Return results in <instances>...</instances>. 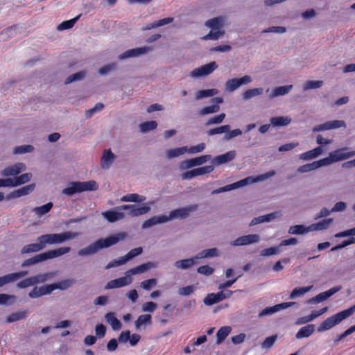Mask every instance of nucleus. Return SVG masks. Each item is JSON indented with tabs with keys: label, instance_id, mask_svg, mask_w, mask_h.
I'll return each mask as SVG.
<instances>
[{
	"label": "nucleus",
	"instance_id": "f257e3e1",
	"mask_svg": "<svg viewBox=\"0 0 355 355\" xmlns=\"http://www.w3.org/2000/svg\"><path fill=\"white\" fill-rule=\"evenodd\" d=\"M125 237V233L120 232L105 239H98L87 247L80 250L78 252V254L80 257H86L94 254L99 250L114 245L119 243L120 241L123 240Z\"/></svg>",
	"mask_w": 355,
	"mask_h": 355
},
{
	"label": "nucleus",
	"instance_id": "f03ea898",
	"mask_svg": "<svg viewBox=\"0 0 355 355\" xmlns=\"http://www.w3.org/2000/svg\"><path fill=\"white\" fill-rule=\"evenodd\" d=\"M71 251L69 247H60L58 249L51 250L42 254L35 255L33 257L26 259L21 263V267L25 268L30 266L37 264L40 262L45 261L48 259H52L61 257Z\"/></svg>",
	"mask_w": 355,
	"mask_h": 355
},
{
	"label": "nucleus",
	"instance_id": "7ed1b4c3",
	"mask_svg": "<svg viewBox=\"0 0 355 355\" xmlns=\"http://www.w3.org/2000/svg\"><path fill=\"white\" fill-rule=\"evenodd\" d=\"M98 188V185L94 180L87 182H71L67 187L64 188L62 193L67 196H72L73 195L84 191H96Z\"/></svg>",
	"mask_w": 355,
	"mask_h": 355
},
{
	"label": "nucleus",
	"instance_id": "20e7f679",
	"mask_svg": "<svg viewBox=\"0 0 355 355\" xmlns=\"http://www.w3.org/2000/svg\"><path fill=\"white\" fill-rule=\"evenodd\" d=\"M80 233L75 232H64L62 233L46 234L41 235L42 243L46 245H57L77 238Z\"/></svg>",
	"mask_w": 355,
	"mask_h": 355
},
{
	"label": "nucleus",
	"instance_id": "39448f33",
	"mask_svg": "<svg viewBox=\"0 0 355 355\" xmlns=\"http://www.w3.org/2000/svg\"><path fill=\"white\" fill-rule=\"evenodd\" d=\"M355 156V150H349L348 148H341L331 151L329 156L320 159L322 166H329L333 163L348 159Z\"/></svg>",
	"mask_w": 355,
	"mask_h": 355
},
{
	"label": "nucleus",
	"instance_id": "423d86ee",
	"mask_svg": "<svg viewBox=\"0 0 355 355\" xmlns=\"http://www.w3.org/2000/svg\"><path fill=\"white\" fill-rule=\"evenodd\" d=\"M119 209L122 210V211H126V213H125V216L136 217L148 213L150 210V207L146 205L141 207L136 205H123L119 206Z\"/></svg>",
	"mask_w": 355,
	"mask_h": 355
},
{
	"label": "nucleus",
	"instance_id": "0eeeda50",
	"mask_svg": "<svg viewBox=\"0 0 355 355\" xmlns=\"http://www.w3.org/2000/svg\"><path fill=\"white\" fill-rule=\"evenodd\" d=\"M232 294L233 291L230 290L221 291L217 293H209L203 300V302L207 306H211L223 300L230 298Z\"/></svg>",
	"mask_w": 355,
	"mask_h": 355
},
{
	"label": "nucleus",
	"instance_id": "6e6552de",
	"mask_svg": "<svg viewBox=\"0 0 355 355\" xmlns=\"http://www.w3.org/2000/svg\"><path fill=\"white\" fill-rule=\"evenodd\" d=\"M346 319L344 314L342 311L327 318L324 322H322L320 325L318 327V331L322 332L324 331H327L336 324H339L341 321Z\"/></svg>",
	"mask_w": 355,
	"mask_h": 355
},
{
	"label": "nucleus",
	"instance_id": "1a4fd4ad",
	"mask_svg": "<svg viewBox=\"0 0 355 355\" xmlns=\"http://www.w3.org/2000/svg\"><path fill=\"white\" fill-rule=\"evenodd\" d=\"M198 209L197 205H189L186 207H182L171 211L168 216L170 221L174 219H184L189 217L191 212Z\"/></svg>",
	"mask_w": 355,
	"mask_h": 355
},
{
	"label": "nucleus",
	"instance_id": "9d476101",
	"mask_svg": "<svg viewBox=\"0 0 355 355\" xmlns=\"http://www.w3.org/2000/svg\"><path fill=\"white\" fill-rule=\"evenodd\" d=\"M211 159L210 155H202L192 159H186L180 164V168L183 171L193 168L194 166H200Z\"/></svg>",
	"mask_w": 355,
	"mask_h": 355
},
{
	"label": "nucleus",
	"instance_id": "9b49d317",
	"mask_svg": "<svg viewBox=\"0 0 355 355\" xmlns=\"http://www.w3.org/2000/svg\"><path fill=\"white\" fill-rule=\"evenodd\" d=\"M252 81V77L248 75H245L240 78L230 79L225 83V89L228 92H233L241 85H248Z\"/></svg>",
	"mask_w": 355,
	"mask_h": 355
},
{
	"label": "nucleus",
	"instance_id": "f8f14e48",
	"mask_svg": "<svg viewBox=\"0 0 355 355\" xmlns=\"http://www.w3.org/2000/svg\"><path fill=\"white\" fill-rule=\"evenodd\" d=\"M218 67L216 62L213 61L200 67L194 69L190 76L193 78H199L211 74Z\"/></svg>",
	"mask_w": 355,
	"mask_h": 355
},
{
	"label": "nucleus",
	"instance_id": "ddd939ff",
	"mask_svg": "<svg viewBox=\"0 0 355 355\" xmlns=\"http://www.w3.org/2000/svg\"><path fill=\"white\" fill-rule=\"evenodd\" d=\"M292 306H298V304L295 302H283L276 304L273 306H268L263 309L258 315L259 318H263L267 315H270L282 309H285Z\"/></svg>",
	"mask_w": 355,
	"mask_h": 355
},
{
	"label": "nucleus",
	"instance_id": "4468645a",
	"mask_svg": "<svg viewBox=\"0 0 355 355\" xmlns=\"http://www.w3.org/2000/svg\"><path fill=\"white\" fill-rule=\"evenodd\" d=\"M339 128H346V123L343 120H334L329 121L324 123L315 125L313 128L312 131L313 132H322L325 130H329L336 129Z\"/></svg>",
	"mask_w": 355,
	"mask_h": 355
},
{
	"label": "nucleus",
	"instance_id": "2eb2a0df",
	"mask_svg": "<svg viewBox=\"0 0 355 355\" xmlns=\"http://www.w3.org/2000/svg\"><path fill=\"white\" fill-rule=\"evenodd\" d=\"M260 241V236L259 234H248L241 236L237 238L236 240L231 242L232 246H241L247 245L254 243H257Z\"/></svg>",
	"mask_w": 355,
	"mask_h": 355
},
{
	"label": "nucleus",
	"instance_id": "dca6fc26",
	"mask_svg": "<svg viewBox=\"0 0 355 355\" xmlns=\"http://www.w3.org/2000/svg\"><path fill=\"white\" fill-rule=\"evenodd\" d=\"M132 278L128 277L127 273L125 272L124 277H121L118 279H115L108 282L105 285V288L108 290L124 287L130 285L132 282Z\"/></svg>",
	"mask_w": 355,
	"mask_h": 355
},
{
	"label": "nucleus",
	"instance_id": "f3484780",
	"mask_svg": "<svg viewBox=\"0 0 355 355\" xmlns=\"http://www.w3.org/2000/svg\"><path fill=\"white\" fill-rule=\"evenodd\" d=\"M341 288H342L341 286H334V287L330 288L329 290L322 292V293H320L318 295H317L316 296L309 299L307 301V303L316 304V303H319L322 301H324V300H327L329 297H330L331 296H332L333 295H334L336 293L338 292L340 290H341Z\"/></svg>",
	"mask_w": 355,
	"mask_h": 355
},
{
	"label": "nucleus",
	"instance_id": "a211bd4d",
	"mask_svg": "<svg viewBox=\"0 0 355 355\" xmlns=\"http://www.w3.org/2000/svg\"><path fill=\"white\" fill-rule=\"evenodd\" d=\"M102 216L110 223L116 222L125 217V212L122 211V210H119V207L115 209L102 212Z\"/></svg>",
	"mask_w": 355,
	"mask_h": 355
},
{
	"label": "nucleus",
	"instance_id": "6ab92c4d",
	"mask_svg": "<svg viewBox=\"0 0 355 355\" xmlns=\"http://www.w3.org/2000/svg\"><path fill=\"white\" fill-rule=\"evenodd\" d=\"M150 47L143 46L132 49L125 51L124 53L119 55V59L122 60L129 58H135L146 54L150 51Z\"/></svg>",
	"mask_w": 355,
	"mask_h": 355
},
{
	"label": "nucleus",
	"instance_id": "aec40b11",
	"mask_svg": "<svg viewBox=\"0 0 355 355\" xmlns=\"http://www.w3.org/2000/svg\"><path fill=\"white\" fill-rule=\"evenodd\" d=\"M170 221L168 215H159L151 217L150 218L144 221L141 225L143 229L150 228L158 224L166 223Z\"/></svg>",
	"mask_w": 355,
	"mask_h": 355
},
{
	"label": "nucleus",
	"instance_id": "412c9836",
	"mask_svg": "<svg viewBox=\"0 0 355 355\" xmlns=\"http://www.w3.org/2000/svg\"><path fill=\"white\" fill-rule=\"evenodd\" d=\"M26 169V165L22 162H18L12 166L6 167L4 168L1 174L3 176L8 177V176H15L17 175L20 173L24 171Z\"/></svg>",
	"mask_w": 355,
	"mask_h": 355
},
{
	"label": "nucleus",
	"instance_id": "4be33fe9",
	"mask_svg": "<svg viewBox=\"0 0 355 355\" xmlns=\"http://www.w3.org/2000/svg\"><path fill=\"white\" fill-rule=\"evenodd\" d=\"M35 189V184H30L24 186L19 189H17L11 192L6 196V200H10L12 198H17L21 196H27L33 192Z\"/></svg>",
	"mask_w": 355,
	"mask_h": 355
},
{
	"label": "nucleus",
	"instance_id": "5701e85b",
	"mask_svg": "<svg viewBox=\"0 0 355 355\" xmlns=\"http://www.w3.org/2000/svg\"><path fill=\"white\" fill-rule=\"evenodd\" d=\"M157 267V264L154 262H147L146 263H143L139 265L135 268H131L127 270L125 272L128 275V277H132V275L142 274L147 270L155 268Z\"/></svg>",
	"mask_w": 355,
	"mask_h": 355
},
{
	"label": "nucleus",
	"instance_id": "b1692460",
	"mask_svg": "<svg viewBox=\"0 0 355 355\" xmlns=\"http://www.w3.org/2000/svg\"><path fill=\"white\" fill-rule=\"evenodd\" d=\"M248 182H250V180H247L245 179L237 181L233 184H230L226 185L225 187H220L217 189H215L211 191V194H218V193H220L223 192H226V191H231L233 189L245 187V186L248 185Z\"/></svg>",
	"mask_w": 355,
	"mask_h": 355
},
{
	"label": "nucleus",
	"instance_id": "393cba45",
	"mask_svg": "<svg viewBox=\"0 0 355 355\" xmlns=\"http://www.w3.org/2000/svg\"><path fill=\"white\" fill-rule=\"evenodd\" d=\"M235 156H236V152L234 150H231V151L227 152L225 154L214 157L211 159V163L214 165L219 166V165L226 164V163L231 162L232 160H233L235 158Z\"/></svg>",
	"mask_w": 355,
	"mask_h": 355
},
{
	"label": "nucleus",
	"instance_id": "a878e982",
	"mask_svg": "<svg viewBox=\"0 0 355 355\" xmlns=\"http://www.w3.org/2000/svg\"><path fill=\"white\" fill-rule=\"evenodd\" d=\"M37 243H31L26 245L22 248L21 250V253L24 254H28V253H33V252H37L42 250H43L45 247L44 243H42L41 236H38L37 238Z\"/></svg>",
	"mask_w": 355,
	"mask_h": 355
},
{
	"label": "nucleus",
	"instance_id": "bb28decb",
	"mask_svg": "<svg viewBox=\"0 0 355 355\" xmlns=\"http://www.w3.org/2000/svg\"><path fill=\"white\" fill-rule=\"evenodd\" d=\"M281 216L279 211L272 212L266 215L254 218L250 223V226H254L259 223L270 222Z\"/></svg>",
	"mask_w": 355,
	"mask_h": 355
},
{
	"label": "nucleus",
	"instance_id": "cd10ccee",
	"mask_svg": "<svg viewBox=\"0 0 355 355\" xmlns=\"http://www.w3.org/2000/svg\"><path fill=\"white\" fill-rule=\"evenodd\" d=\"M324 149L322 146H318L311 150L306 151L300 155V159L304 161H308L315 159L323 154Z\"/></svg>",
	"mask_w": 355,
	"mask_h": 355
},
{
	"label": "nucleus",
	"instance_id": "c85d7f7f",
	"mask_svg": "<svg viewBox=\"0 0 355 355\" xmlns=\"http://www.w3.org/2000/svg\"><path fill=\"white\" fill-rule=\"evenodd\" d=\"M116 156L111 150H105L101 159V167L103 169H108L114 162Z\"/></svg>",
	"mask_w": 355,
	"mask_h": 355
},
{
	"label": "nucleus",
	"instance_id": "c756f323",
	"mask_svg": "<svg viewBox=\"0 0 355 355\" xmlns=\"http://www.w3.org/2000/svg\"><path fill=\"white\" fill-rule=\"evenodd\" d=\"M333 218H325L316 223H313L309 225V230L313 231H322L329 228L330 225L333 223Z\"/></svg>",
	"mask_w": 355,
	"mask_h": 355
},
{
	"label": "nucleus",
	"instance_id": "7c9ffc66",
	"mask_svg": "<svg viewBox=\"0 0 355 355\" xmlns=\"http://www.w3.org/2000/svg\"><path fill=\"white\" fill-rule=\"evenodd\" d=\"M105 321L111 325L113 330L116 331L119 330L122 327V324L116 316L115 313L114 312H109L105 314Z\"/></svg>",
	"mask_w": 355,
	"mask_h": 355
},
{
	"label": "nucleus",
	"instance_id": "2f4dec72",
	"mask_svg": "<svg viewBox=\"0 0 355 355\" xmlns=\"http://www.w3.org/2000/svg\"><path fill=\"white\" fill-rule=\"evenodd\" d=\"M292 119L288 116L272 117L270 120V124L274 127L286 126L289 125Z\"/></svg>",
	"mask_w": 355,
	"mask_h": 355
},
{
	"label": "nucleus",
	"instance_id": "473e14b6",
	"mask_svg": "<svg viewBox=\"0 0 355 355\" xmlns=\"http://www.w3.org/2000/svg\"><path fill=\"white\" fill-rule=\"evenodd\" d=\"M224 22L223 17H217L206 21L205 25L210 29H220L223 28Z\"/></svg>",
	"mask_w": 355,
	"mask_h": 355
},
{
	"label": "nucleus",
	"instance_id": "72a5a7b5",
	"mask_svg": "<svg viewBox=\"0 0 355 355\" xmlns=\"http://www.w3.org/2000/svg\"><path fill=\"white\" fill-rule=\"evenodd\" d=\"M293 89V85H284L277 87L272 89L270 94L269 95L270 98H274L279 96H284L288 94Z\"/></svg>",
	"mask_w": 355,
	"mask_h": 355
},
{
	"label": "nucleus",
	"instance_id": "f704fd0d",
	"mask_svg": "<svg viewBox=\"0 0 355 355\" xmlns=\"http://www.w3.org/2000/svg\"><path fill=\"white\" fill-rule=\"evenodd\" d=\"M315 331V325L313 324H307L299 329L295 335L297 339L309 337Z\"/></svg>",
	"mask_w": 355,
	"mask_h": 355
},
{
	"label": "nucleus",
	"instance_id": "c9c22d12",
	"mask_svg": "<svg viewBox=\"0 0 355 355\" xmlns=\"http://www.w3.org/2000/svg\"><path fill=\"white\" fill-rule=\"evenodd\" d=\"M57 273L58 272L55 271L33 276L32 278L34 282V285L37 284H43L53 279L57 275Z\"/></svg>",
	"mask_w": 355,
	"mask_h": 355
},
{
	"label": "nucleus",
	"instance_id": "e433bc0d",
	"mask_svg": "<svg viewBox=\"0 0 355 355\" xmlns=\"http://www.w3.org/2000/svg\"><path fill=\"white\" fill-rule=\"evenodd\" d=\"M320 167H322V162H320V159H319L317 161H314L312 163L306 164L304 165L300 166L297 168V172L300 173H308Z\"/></svg>",
	"mask_w": 355,
	"mask_h": 355
},
{
	"label": "nucleus",
	"instance_id": "4c0bfd02",
	"mask_svg": "<svg viewBox=\"0 0 355 355\" xmlns=\"http://www.w3.org/2000/svg\"><path fill=\"white\" fill-rule=\"evenodd\" d=\"M196 261V257L191 259L178 260L174 263V266L177 268L186 270L195 265Z\"/></svg>",
	"mask_w": 355,
	"mask_h": 355
},
{
	"label": "nucleus",
	"instance_id": "58836bf2",
	"mask_svg": "<svg viewBox=\"0 0 355 355\" xmlns=\"http://www.w3.org/2000/svg\"><path fill=\"white\" fill-rule=\"evenodd\" d=\"M225 34L223 28L220 29H211L209 33L206 35L201 37L202 40H217L220 37H223Z\"/></svg>",
	"mask_w": 355,
	"mask_h": 355
},
{
	"label": "nucleus",
	"instance_id": "ea45409f",
	"mask_svg": "<svg viewBox=\"0 0 355 355\" xmlns=\"http://www.w3.org/2000/svg\"><path fill=\"white\" fill-rule=\"evenodd\" d=\"M218 249L214 248L210 249H206L200 251L196 256V259H206V258H212L218 256Z\"/></svg>",
	"mask_w": 355,
	"mask_h": 355
},
{
	"label": "nucleus",
	"instance_id": "a19ab883",
	"mask_svg": "<svg viewBox=\"0 0 355 355\" xmlns=\"http://www.w3.org/2000/svg\"><path fill=\"white\" fill-rule=\"evenodd\" d=\"M53 204L49 202L42 206L34 207L31 211L35 213L38 217H41L51 211L53 208Z\"/></svg>",
	"mask_w": 355,
	"mask_h": 355
},
{
	"label": "nucleus",
	"instance_id": "79ce46f5",
	"mask_svg": "<svg viewBox=\"0 0 355 355\" xmlns=\"http://www.w3.org/2000/svg\"><path fill=\"white\" fill-rule=\"evenodd\" d=\"M275 171H268L264 174H262V175H258L257 176L256 178H254L252 176H250V177H248L246 178H244L245 180H250V182H248V185L249 184H252L253 183H255V182H261V181H263L270 177H272L275 175Z\"/></svg>",
	"mask_w": 355,
	"mask_h": 355
},
{
	"label": "nucleus",
	"instance_id": "37998d69",
	"mask_svg": "<svg viewBox=\"0 0 355 355\" xmlns=\"http://www.w3.org/2000/svg\"><path fill=\"white\" fill-rule=\"evenodd\" d=\"M311 232L309 226L306 227L303 225H296L291 226L288 229L290 234L303 235Z\"/></svg>",
	"mask_w": 355,
	"mask_h": 355
},
{
	"label": "nucleus",
	"instance_id": "c03bdc74",
	"mask_svg": "<svg viewBox=\"0 0 355 355\" xmlns=\"http://www.w3.org/2000/svg\"><path fill=\"white\" fill-rule=\"evenodd\" d=\"M232 328L230 326H224L220 327L216 334V344H220L230 334Z\"/></svg>",
	"mask_w": 355,
	"mask_h": 355
},
{
	"label": "nucleus",
	"instance_id": "a18cd8bd",
	"mask_svg": "<svg viewBox=\"0 0 355 355\" xmlns=\"http://www.w3.org/2000/svg\"><path fill=\"white\" fill-rule=\"evenodd\" d=\"M187 153V146L170 149L166 150V155L168 159H173Z\"/></svg>",
	"mask_w": 355,
	"mask_h": 355
},
{
	"label": "nucleus",
	"instance_id": "49530a36",
	"mask_svg": "<svg viewBox=\"0 0 355 355\" xmlns=\"http://www.w3.org/2000/svg\"><path fill=\"white\" fill-rule=\"evenodd\" d=\"M75 282L76 281L74 279H69L54 283L53 284L55 290L59 289L61 291H64L71 287L75 284Z\"/></svg>",
	"mask_w": 355,
	"mask_h": 355
},
{
	"label": "nucleus",
	"instance_id": "de8ad7c7",
	"mask_svg": "<svg viewBox=\"0 0 355 355\" xmlns=\"http://www.w3.org/2000/svg\"><path fill=\"white\" fill-rule=\"evenodd\" d=\"M151 324V315L148 314L141 315L135 321V328L139 329L142 326Z\"/></svg>",
	"mask_w": 355,
	"mask_h": 355
},
{
	"label": "nucleus",
	"instance_id": "09e8293b",
	"mask_svg": "<svg viewBox=\"0 0 355 355\" xmlns=\"http://www.w3.org/2000/svg\"><path fill=\"white\" fill-rule=\"evenodd\" d=\"M218 93L216 89L200 90L196 93V99L200 100L207 97L214 96Z\"/></svg>",
	"mask_w": 355,
	"mask_h": 355
},
{
	"label": "nucleus",
	"instance_id": "8fccbe9b",
	"mask_svg": "<svg viewBox=\"0 0 355 355\" xmlns=\"http://www.w3.org/2000/svg\"><path fill=\"white\" fill-rule=\"evenodd\" d=\"M146 200V197L139 195L137 193H130L123 196L121 198V202H141Z\"/></svg>",
	"mask_w": 355,
	"mask_h": 355
},
{
	"label": "nucleus",
	"instance_id": "3c124183",
	"mask_svg": "<svg viewBox=\"0 0 355 355\" xmlns=\"http://www.w3.org/2000/svg\"><path fill=\"white\" fill-rule=\"evenodd\" d=\"M80 16H81V15H78V16H76V17H74L71 19L67 20V21L62 22L61 24H60L58 26V27H57L58 31H64L66 29L71 28L74 26V24L77 22V21L80 19Z\"/></svg>",
	"mask_w": 355,
	"mask_h": 355
},
{
	"label": "nucleus",
	"instance_id": "603ef678",
	"mask_svg": "<svg viewBox=\"0 0 355 355\" xmlns=\"http://www.w3.org/2000/svg\"><path fill=\"white\" fill-rule=\"evenodd\" d=\"M32 177L33 175L31 173H24L16 177L13 179L15 187L28 182L31 180Z\"/></svg>",
	"mask_w": 355,
	"mask_h": 355
},
{
	"label": "nucleus",
	"instance_id": "864d4df0",
	"mask_svg": "<svg viewBox=\"0 0 355 355\" xmlns=\"http://www.w3.org/2000/svg\"><path fill=\"white\" fill-rule=\"evenodd\" d=\"M312 286L306 287H298L293 290L289 295L290 299H295L298 297L303 296L305 293L311 291Z\"/></svg>",
	"mask_w": 355,
	"mask_h": 355
},
{
	"label": "nucleus",
	"instance_id": "5fc2aeb1",
	"mask_svg": "<svg viewBox=\"0 0 355 355\" xmlns=\"http://www.w3.org/2000/svg\"><path fill=\"white\" fill-rule=\"evenodd\" d=\"M263 92V89L261 87L250 89L246 90L243 94V98L244 100H249L253 97H255V96L262 94Z\"/></svg>",
	"mask_w": 355,
	"mask_h": 355
},
{
	"label": "nucleus",
	"instance_id": "6e6d98bb",
	"mask_svg": "<svg viewBox=\"0 0 355 355\" xmlns=\"http://www.w3.org/2000/svg\"><path fill=\"white\" fill-rule=\"evenodd\" d=\"M230 130V125H223L217 128L209 129L207 134L208 136L227 132Z\"/></svg>",
	"mask_w": 355,
	"mask_h": 355
},
{
	"label": "nucleus",
	"instance_id": "4d7b16f0",
	"mask_svg": "<svg viewBox=\"0 0 355 355\" xmlns=\"http://www.w3.org/2000/svg\"><path fill=\"white\" fill-rule=\"evenodd\" d=\"M157 126V123L155 121H150L141 123L139 125V130L141 132L146 133L155 129Z\"/></svg>",
	"mask_w": 355,
	"mask_h": 355
},
{
	"label": "nucleus",
	"instance_id": "13d9d810",
	"mask_svg": "<svg viewBox=\"0 0 355 355\" xmlns=\"http://www.w3.org/2000/svg\"><path fill=\"white\" fill-rule=\"evenodd\" d=\"M323 85L322 80H308L303 85V90L307 91L309 89H314L320 88Z\"/></svg>",
	"mask_w": 355,
	"mask_h": 355
},
{
	"label": "nucleus",
	"instance_id": "bf43d9fd",
	"mask_svg": "<svg viewBox=\"0 0 355 355\" xmlns=\"http://www.w3.org/2000/svg\"><path fill=\"white\" fill-rule=\"evenodd\" d=\"M86 75L85 71H81L79 72H77L76 73H73L71 76H69L66 80H65V84H70L73 82L82 80L85 78Z\"/></svg>",
	"mask_w": 355,
	"mask_h": 355
},
{
	"label": "nucleus",
	"instance_id": "052dcab7",
	"mask_svg": "<svg viewBox=\"0 0 355 355\" xmlns=\"http://www.w3.org/2000/svg\"><path fill=\"white\" fill-rule=\"evenodd\" d=\"M27 317V313L26 311H21L11 314L6 318V322L12 323L16 321H19L25 319Z\"/></svg>",
	"mask_w": 355,
	"mask_h": 355
},
{
	"label": "nucleus",
	"instance_id": "680f3d73",
	"mask_svg": "<svg viewBox=\"0 0 355 355\" xmlns=\"http://www.w3.org/2000/svg\"><path fill=\"white\" fill-rule=\"evenodd\" d=\"M220 110L219 105H212L205 107L199 111V115L205 116L209 114L218 112Z\"/></svg>",
	"mask_w": 355,
	"mask_h": 355
},
{
	"label": "nucleus",
	"instance_id": "e2e57ef3",
	"mask_svg": "<svg viewBox=\"0 0 355 355\" xmlns=\"http://www.w3.org/2000/svg\"><path fill=\"white\" fill-rule=\"evenodd\" d=\"M280 252V246L278 245L262 250L260 252V255L262 257H270L272 255L279 254Z\"/></svg>",
	"mask_w": 355,
	"mask_h": 355
},
{
	"label": "nucleus",
	"instance_id": "0e129e2a",
	"mask_svg": "<svg viewBox=\"0 0 355 355\" xmlns=\"http://www.w3.org/2000/svg\"><path fill=\"white\" fill-rule=\"evenodd\" d=\"M34 150V147L32 145H23L14 148V154H24L31 153Z\"/></svg>",
	"mask_w": 355,
	"mask_h": 355
},
{
	"label": "nucleus",
	"instance_id": "69168bd1",
	"mask_svg": "<svg viewBox=\"0 0 355 355\" xmlns=\"http://www.w3.org/2000/svg\"><path fill=\"white\" fill-rule=\"evenodd\" d=\"M225 116L226 115L225 113H221L219 115L211 117L206 122V125L209 126L214 124H220L223 121V120L225 118Z\"/></svg>",
	"mask_w": 355,
	"mask_h": 355
},
{
	"label": "nucleus",
	"instance_id": "338daca9",
	"mask_svg": "<svg viewBox=\"0 0 355 355\" xmlns=\"http://www.w3.org/2000/svg\"><path fill=\"white\" fill-rule=\"evenodd\" d=\"M143 252V248L141 247H138L136 248H134L131 250L127 254H125L124 257L126 262L137 256L140 255Z\"/></svg>",
	"mask_w": 355,
	"mask_h": 355
},
{
	"label": "nucleus",
	"instance_id": "774afa93",
	"mask_svg": "<svg viewBox=\"0 0 355 355\" xmlns=\"http://www.w3.org/2000/svg\"><path fill=\"white\" fill-rule=\"evenodd\" d=\"M104 108V105L101 103H98L95 106L85 112L86 118H90L94 115L96 112L101 111Z\"/></svg>",
	"mask_w": 355,
	"mask_h": 355
}]
</instances>
